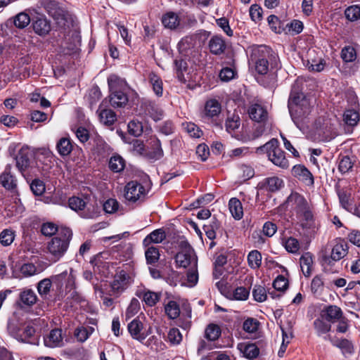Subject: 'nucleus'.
<instances>
[{
  "label": "nucleus",
  "mask_w": 360,
  "mask_h": 360,
  "mask_svg": "<svg viewBox=\"0 0 360 360\" xmlns=\"http://www.w3.org/2000/svg\"><path fill=\"white\" fill-rule=\"evenodd\" d=\"M0 184L8 191H15L18 181L15 176L11 174L10 167H6L0 174Z\"/></svg>",
  "instance_id": "a211bd4d"
},
{
  "label": "nucleus",
  "mask_w": 360,
  "mask_h": 360,
  "mask_svg": "<svg viewBox=\"0 0 360 360\" xmlns=\"http://www.w3.org/2000/svg\"><path fill=\"white\" fill-rule=\"evenodd\" d=\"M72 237V231L67 227H60L58 233L47 245L48 252L53 262H58L67 252Z\"/></svg>",
  "instance_id": "7ed1b4c3"
},
{
  "label": "nucleus",
  "mask_w": 360,
  "mask_h": 360,
  "mask_svg": "<svg viewBox=\"0 0 360 360\" xmlns=\"http://www.w3.org/2000/svg\"><path fill=\"white\" fill-rule=\"evenodd\" d=\"M151 143L153 150L150 153V158L155 160L160 159L163 156V150L161 147L160 141L158 139H155L151 141Z\"/></svg>",
  "instance_id": "603ef678"
},
{
  "label": "nucleus",
  "mask_w": 360,
  "mask_h": 360,
  "mask_svg": "<svg viewBox=\"0 0 360 360\" xmlns=\"http://www.w3.org/2000/svg\"><path fill=\"white\" fill-rule=\"evenodd\" d=\"M347 253V244L344 241H341L334 245L332 249L330 257H324L323 262L325 264L331 265L333 262L340 260L342 258L346 256Z\"/></svg>",
  "instance_id": "2eb2a0df"
},
{
  "label": "nucleus",
  "mask_w": 360,
  "mask_h": 360,
  "mask_svg": "<svg viewBox=\"0 0 360 360\" xmlns=\"http://www.w3.org/2000/svg\"><path fill=\"white\" fill-rule=\"evenodd\" d=\"M108 166L113 172H120L124 169L125 161L120 155H115L110 158Z\"/></svg>",
  "instance_id": "2f4dec72"
},
{
  "label": "nucleus",
  "mask_w": 360,
  "mask_h": 360,
  "mask_svg": "<svg viewBox=\"0 0 360 360\" xmlns=\"http://www.w3.org/2000/svg\"><path fill=\"white\" fill-rule=\"evenodd\" d=\"M165 311L171 319H176L180 314L179 304L174 301H169L165 307Z\"/></svg>",
  "instance_id": "37998d69"
},
{
  "label": "nucleus",
  "mask_w": 360,
  "mask_h": 360,
  "mask_svg": "<svg viewBox=\"0 0 360 360\" xmlns=\"http://www.w3.org/2000/svg\"><path fill=\"white\" fill-rule=\"evenodd\" d=\"M166 238V234L162 229H158L152 231L143 240V244L149 246L151 243H160Z\"/></svg>",
  "instance_id": "5701e85b"
},
{
  "label": "nucleus",
  "mask_w": 360,
  "mask_h": 360,
  "mask_svg": "<svg viewBox=\"0 0 360 360\" xmlns=\"http://www.w3.org/2000/svg\"><path fill=\"white\" fill-rule=\"evenodd\" d=\"M44 345L51 348L62 346V330L58 328L51 330L49 334L44 338Z\"/></svg>",
  "instance_id": "412c9836"
},
{
  "label": "nucleus",
  "mask_w": 360,
  "mask_h": 360,
  "mask_svg": "<svg viewBox=\"0 0 360 360\" xmlns=\"http://www.w3.org/2000/svg\"><path fill=\"white\" fill-rule=\"evenodd\" d=\"M314 326L318 335L321 336L330 330V325L325 323L321 319H316L314 321Z\"/></svg>",
  "instance_id": "4d7b16f0"
},
{
  "label": "nucleus",
  "mask_w": 360,
  "mask_h": 360,
  "mask_svg": "<svg viewBox=\"0 0 360 360\" xmlns=\"http://www.w3.org/2000/svg\"><path fill=\"white\" fill-rule=\"evenodd\" d=\"M33 29L37 34L44 36L50 32L51 25L46 18H38L33 23Z\"/></svg>",
  "instance_id": "cd10ccee"
},
{
  "label": "nucleus",
  "mask_w": 360,
  "mask_h": 360,
  "mask_svg": "<svg viewBox=\"0 0 360 360\" xmlns=\"http://www.w3.org/2000/svg\"><path fill=\"white\" fill-rule=\"evenodd\" d=\"M249 61L255 65L256 72L259 75H266L269 69L277 68L278 56L268 46L252 45L248 48Z\"/></svg>",
  "instance_id": "f03ea898"
},
{
  "label": "nucleus",
  "mask_w": 360,
  "mask_h": 360,
  "mask_svg": "<svg viewBox=\"0 0 360 360\" xmlns=\"http://www.w3.org/2000/svg\"><path fill=\"white\" fill-rule=\"evenodd\" d=\"M313 264L312 255L309 252L302 255L300 259V264L303 274L306 277L310 276L311 274V266Z\"/></svg>",
  "instance_id": "bb28decb"
},
{
  "label": "nucleus",
  "mask_w": 360,
  "mask_h": 360,
  "mask_svg": "<svg viewBox=\"0 0 360 360\" xmlns=\"http://www.w3.org/2000/svg\"><path fill=\"white\" fill-rule=\"evenodd\" d=\"M284 246L288 252L296 254L300 250V242L296 238L290 237L285 241Z\"/></svg>",
  "instance_id": "5fc2aeb1"
},
{
  "label": "nucleus",
  "mask_w": 360,
  "mask_h": 360,
  "mask_svg": "<svg viewBox=\"0 0 360 360\" xmlns=\"http://www.w3.org/2000/svg\"><path fill=\"white\" fill-rule=\"evenodd\" d=\"M128 131L134 136H139L143 133V125L139 121L131 120L128 124Z\"/></svg>",
  "instance_id": "3c124183"
},
{
  "label": "nucleus",
  "mask_w": 360,
  "mask_h": 360,
  "mask_svg": "<svg viewBox=\"0 0 360 360\" xmlns=\"http://www.w3.org/2000/svg\"><path fill=\"white\" fill-rule=\"evenodd\" d=\"M345 15L348 20L352 22L360 19V6L359 5L349 6L345 11Z\"/></svg>",
  "instance_id": "a18cd8bd"
},
{
  "label": "nucleus",
  "mask_w": 360,
  "mask_h": 360,
  "mask_svg": "<svg viewBox=\"0 0 360 360\" xmlns=\"http://www.w3.org/2000/svg\"><path fill=\"white\" fill-rule=\"evenodd\" d=\"M198 281L197 266H193L187 272V281L189 286H194Z\"/></svg>",
  "instance_id": "338daca9"
},
{
  "label": "nucleus",
  "mask_w": 360,
  "mask_h": 360,
  "mask_svg": "<svg viewBox=\"0 0 360 360\" xmlns=\"http://www.w3.org/2000/svg\"><path fill=\"white\" fill-rule=\"evenodd\" d=\"M69 207L75 211L82 210L85 206L86 202L80 198L72 197L68 200Z\"/></svg>",
  "instance_id": "e2e57ef3"
},
{
  "label": "nucleus",
  "mask_w": 360,
  "mask_h": 360,
  "mask_svg": "<svg viewBox=\"0 0 360 360\" xmlns=\"http://www.w3.org/2000/svg\"><path fill=\"white\" fill-rule=\"evenodd\" d=\"M258 154L266 153L269 160L276 166L282 169H287L289 162L285 155V152L279 148L277 139H272L262 146L256 148Z\"/></svg>",
  "instance_id": "39448f33"
},
{
  "label": "nucleus",
  "mask_w": 360,
  "mask_h": 360,
  "mask_svg": "<svg viewBox=\"0 0 360 360\" xmlns=\"http://www.w3.org/2000/svg\"><path fill=\"white\" fill-rule=\"evenodd\" d=\"M9 334L18 341L36 345L38 340L35 335V328L31 323H21L18 321H11L8 323Z\"/></svg>",
  "instance_id": "20e7f679"
},
{
  "label": "nucleus",
  "mask_w": 360,
  "mask_h": 360,
  "mask_svg": "<svg viewBox=\"0 0 360 360\" xmlns=\"http://www.w3.org/2000/svg\"><path fill=\"white\" fill-rule=\"evenodd\" d=\"M149 79L155 95L158 97L162 96L163 93L162 79L153 72L149 75Z\"/></svg>",
  "instance_id": "f704fd0d"
},
{
  "label": "nucleus",
  "mask_w": 360,
  "mask_h": 360,
  "mask_svg": "<svg viewBox=\"0 0 360 360\" xmlns=\"http://www.w3.org/2000/svg\"><path fill=\"white\" fill-rule=\"evenodd\" d=\"M32 153L27 148H22L16 157V167L21 173L25 172L31 165Z\"/></svg>",
  "instance_id": "f3484780"
},
{
  "label": "nucleus",
  "mask_w": 360,
  "mask_h": 360,
  "mask_svg": "<svg viewBox=\"0 0 360 360\" xmlns=\"http://www.w3.org/2000/svg\"><path fill=\"white\" fill-rule=\"evenodd\" d=\"M342 316V312L340 307L331 305L326 309V319L330 322H335Z\"/></svg>",
  "instance_id": "c9c22d12"
},
{
  "label": "nucleus",
  "mask_w": 360,
  "mask_h": 360,
  "mask_svg": "<svg viewBox=\"0 0 360 360\" xmlns=\"http://www.w3.org/2000/svg\"><path fill=\"white\" fill-rule=\"evenodd\" d=\"M208 48L212 54L220 56L225 53L227 44L222 37L214 35L210 39Z\"/></svg>",
  "instance_id": "dca6fc26"
},
{
  "label": "nucleus",
  "mask_w": 360,
  "mask_h": 360,
  "mask_svg": "<svg viewBox=\"0 0 360 360\" xmlns=\"http://www.w3.org/2000/svg\"><path fill=\"white\" fill-rule=\"evenodd\" d=\"M304 65L310 70L313 72H321L324 69L325 63L321 58L317 59H307L304 62Z\"/></svg>",
  "instance_id": "58836bf2"
},
{
  "label": "nucleus",
  "mask_w": 360,
  "mask_h": 360,
  "mask_svg": "<svg viewBox=\"0 0 360 360\" xmlns=\"http://www.w3.org/2000/svg\"><path fill=\"white\" fill-rule=\"evenodd\" d=\"M243 352L246 358L252 359L258 356L259 350L255 344H248L244 347Z\"/></svg>",
  "instance_id": "bf43d9fd"
},
{
  "label": "nucleus",
  "mask_w": 360,
  "mask_h": 360,
  "mask_svg": "<svg viewBox=\"0 0 360 360\" xmlns=\"http://www.w3.org/2000/svg\"><path fill=\"white\" fill-rule=\"evenodd\" d=\"M229 207L232 217L235 219L239 220L242 219L243 216V206L242 203L238 198H231L229 202Z\"/></svg>",
  "instance_id": "a878e982"
},
{
  "label": "nucleus",
  "mask_w": 360,
  "mask_h": 360,
  "mask_svg": "<svg viewBox=\"0 0 360 360\" xmlns=\"http://www.w3.org/2000/svg\"><path fill=\"white\" fill-rule=\"evenodd\" d=\"M127 330L131 338L140 342H143L149 335V330H145L143 323L138 319H134L127 326Z\"/></svg>",
  "instance_id": "4468645a"
},
{
  "label": "nucleus",
  "mask_w": 360,
  "mask_h": 360,
  "mask_svg": "<svg viewBox=\"0 0 360 360\" xmlns=\"http://www.w3.org/2000/svg\"><path fill=\"white\" fill-rule=\"evenodd\" d=\"M30 22V16L25 13H20L15 16L11 23H13L18 28L22 29L27 26Z\"/></svg>",
  "instance_id": "49530a36"
},
{
  "label": "nucleus",
  "mask_w": 360,
  "mask_h": 360,
  "mask_svg": "<svg viewBox=\"0 0 360 360\" xmlns=\"http://www.w3.org/2000/svg\"><path fill=\"white\" fill-rule=\"evenodd\" d=\"M266 189L270 192H275L283 186V181L277 176L268 178L266 180Z\"/></svg>",
  "instance_id": "ea45409f"
},
{
  "label": "nucleus",
  "mask_w": 360,
  "mask_h": 360,
  "mask_svg": "<svg viewBox=\"0 0 360 360\" xmlns=\"http://www.w3.org/2000/svg\"><path fill=\"white\" fill-rule=\"evenodd\" d=\"M60 228H58L56 224L51 222L45 223L42 225L41 231V233L46 236H52L58 233Z\"/></svg>",
  "instance_id": "680f3d73"
},
{
  "label": "nucleus",
  "mask_w": 360,
  "mask_h": 360,
  "mask_svg": "<svg viewBox=\"0 0 360 360\" xmlns=\"http://www.w3.org/2000/svg\"><path fill=\"white\" fill-rule=\"evenodd\" d=\"M30 188L35 195H41L45 191V185L43 181L34 179L30 184Z\"/></svg>",
  "instance_id": "0e129e2a"
},
{
  "label": "nucleus",
  "mask_w": 360,
  "mask_h": 360,
  "mask_svg": "<svg viewBox=\"0 0 360 360\" xmlns=\"http://www.w3.org/2000/svg\"><path fill=\"white\" fill-rule=\"evenodd\" d=\"M221 110V104L217 100H208L205 105L204 117L208 119L216 118L219 115Z\"/></svg>",
  "instance_id": "aec40b11"
},
{
  "label": "nucleus",
  "mask_w": 360,
  "mask_h": 360,
  "mask_svg": "<svg viewBox=\"0 0 360 360\" xmlns=\"http://www.w3.org/2000/svg\"><path fill=\"white\" fill-rule=\"evenodd\" d=\"M343 120L347 125L354 127L359 120V115L354 110H347L343 114Z\"/></svg>",
  "instance_id": "79ce46f5"
},
{
  "label": "nucleus",
  "mask_w": 360,
  "mask_h": 360,
  "mask_svg": "<svg viewBox=\"0 0 360 360\" xmlns=\"http://www.w3.org/2000/svg\"><path fill=\"white\" fill-rule=\"evenodd\" d=\"M15 231L10 229L3 230L0 233V243L4 246L10 245L14 240Z\"/></svg>",
  "instance_id": "de8ad7c7"
},
{
  "label": "nucleus",
  "mask_w": 360,
  "mask_h": 360,
  "mask_svg": "<svg viewBox=\"0 0 360 360\" xmlns=\"http://www.w3.org/2000/svg\"><path fill=\"white\" fill-rule=\"evenodd\" d=\"M323 288V281L320 276H316L311 281V290L313 293L321 292Z\"/></svg>",
  "instance_id": "774afa93"
},
{
  "label": "nucleus",
  "mask_w": 360,
  "mask_h": 360,
  "mask_svg": "<svg viewBox=\"0 0 360 360\" xmlns=\"http://www.w3.org/2000/svg\"><path fill=\"white\" fill-rule=\"evenodd\" d=\"M56 148L59 154L62 156L69 155L72 150V146L70 140L68 138L60 139L57 143Z\"/></svg>",
  "instance_id": "e433bc0d"
},
{
  "label": "nucleus",
  "mask_w": 360,
  "mask_h": 360,
  "mask_svg": "<svg viewBox=\"0 0 360 360\" xmlns=\"http://www.w3.org/2000/svg\"><path fill=\"white\" fill-rule=\"evenodd\" d=\"M292 174L307 185L314 184V178L311 173L303 165H295L292 168Z\"/></svg>",
  "instance_id": "4be33fe9"
},
{
  "label": "nucleus",
  "mask_w": 360,
  "mask_h": 360,
  "mask_svg": "<svg viewBox=\"0 0 360 360\" xmlns=\"http://www.w3.org/2000/svg\"><path fill=\"white\" fill-rule=\"evenodd\" d=\"M184 129L189 134L190 136L193 138H199L202 134V131L199 127L192 122H187L183 124Z\"/></svg>",
  "instance_id": "864d4df0"
},
{
  "label": "nucleus",
  "mask_w": 360,
  "mask_h": 360,
  "mask_svg": "<svg viewBox=\"0 0 360 360\" xmlns=\"http://www.w3.org/2000/svg\"><path fill=\"white\" fill-rule=\"evenodd\" d=\"M52 286H53L52 276L51 278H46L38 283L37 291L41 297L46 298Z\"/></svg>",
  "instance_id": "c756f323"
},
{
  "label": "nucleus",
  "mask_w": 360,
  "mask_h": 360,
  "mask_svg": "<svg viewBox=\"0 0 360 360\" xmlns=\"http://www.w3.org/2000/svg\"><path fill=\"white\" fill-rule=\"evenodd\" d=\"M108 83L111 92L110 96L111 105L115 108L124 106L128 102V97L122 91V88L125 86L124 81L112 75L108 78Z\"/></svg>",
  "instance_id": "6e6552de"
},
{
  "label": "nucleus",
  "mask_w": 360,
  "mask_h": 360,
  "mask_svg": "<svg viewBox=\"0 0 360 360\" xmlns=\"http://www.w3.org/2000/svg\"><path fill=\"white\" fill-rule=\"evenodd\" d=\"M250 292L245 287H238L233 292V297L236 300H246L249 297Z\"/></svg>",
  "instance_id": "69168bd1"
},
{
  "label": "nucleus",
  "mask_w": 360,
  "mask_h": 360,
  "mask_svg": "<svg viewBox=\"0 0 360 360\" xmlns=\"http://www.w3.org/2000/svg\"><path fill=\"white\" fill-rule=\"evenodd\" d=\"M252 296L255 300L257 302H264L267 297L266 292L264 287L262 285H255L252 290Z\"/></svg>",
  "instance_id": "13d9d810"
},
{
  "label": "nucleus",
  "mask_w": 360,
  "mask_h": 360,
  "mask_svg": "<svg viewBox=\"0 0 360 360\" xmlns=\"http://www.w3.org/2000/svg\"><path fill=\"white\" fill-rule=\"evenodd\" d=\"M354 160H352L351 158L349 156L342 157L338 163V171L342 174H345L352 171V169L354 165Z\"/></svg>",
  "instance_id": "473e14b6"
},
{
  "label": "nucleus",
  "mask_w": 360,
  "mask_h": 360,
  "mask_svg": "<svg viewBox=\"0 0 360 360\" xmlns=\"http://www.w3.org/2000/svg\"><path fill=\"white\" fill-rule=\"evenodd\" d=\"M175 262L180 267L186 268L188 266H197V257L193 249L186 245L175 256Z\"/></svg>",
  "instance_id": "f8f14e48"
},
{
  "label": "nucleus",
  "mask_w": 360,
  "mask_h": 360,
  "mask_svg": "<svg viewBox=\"0 0 360 360\" xmlns=\"http://www.w3.org/2000/svg\"><path fill=\"white\" fill-rule=\"evenodd\" d=\"M136 110L139 115L149 117L155 122L162 120L164 115L162 109L154 101L146 98L139 101Z\"/></svg>",
  "instance_id": "1a4fd4ad"
},
{
  "label": "nucleus",
  "mask_w": 360,
  "mask_h": 360,
  "mask_svg": "<svg viewBox=\"0 0 360 360\" xmlns=\"http://www.w3.org/2000/svg\"><path fill=\"white\" fill-rule=\"evenodd\" d=\"M240 124V120L238 115L229 117L226 121V129L229 133L235 131Z\"/></svg>",
  "instance_id": "09e8293b"
},
{
  "label": "nucleus",
  "mask_w": 360,
  "mask_h": 360,
  "mask_svg": "<svg viewBox=\"0 0 360 360\" xmlns=\"http://www.w3.org/2000/svg\"><path fill=\"white\" fill-rule=\"evenodd\" d=\"M146 195L144 186L136 181H131L127 184L124 189V198L131 202L143 200Z\"/></svg>",
  "instance_id": "9b49d317"
},
{
  "label": "nucleus",
  "mask_w": 360,
  "mask_h": 360,
  "mask_svg": "<svg viewBox=\"0 0 360 360\" xmlns=\"http://www.w3.org/2000/svg\"><path fill=\"white\" fill-rule=\"evenodd\" d=\"M262 255L256 250L250 251L247 257L248 266L252 269H258L262 265Z\"/></svg>",
  "instance_id": "7c9ffc66"
},
{
  "label": "nucleus",
  "mask_w": 360,
  "mask_h": 360,
  "mask_svg": "<svg viewBox=\"0 0 360 360\" xmlns=\"http://www.w3.org/2000/svg\"><path fill=\"white\" fill-rule=\"evenodd\" d=\"M282 330V336H283V342L281 344V346L280 347V349L278 350V354L279 356H283L287 345L289 344L290 340L292 338L293 335L292 332L290 328H289L288 330H285L283 328L281 327Z\"/></svg>",
  "instance_id": "c03bdc74"
},
{
  "label": "nucleus",
  "mask_w": 360,
  "mask_h": 360,
  "mask_svg": "<svg viewBox=\"0 0 360 360\" xmlns=\"http://www.w3.org/2000/svg\"><path fill=\"white\" fill-rule=\"evenodd\" d=\"M53 281V286L56 287L57 292L62 293L65 292H71V296L76 302H80L81 297L78 293L74 290L75 288V275L74 271L70 269L69 271L65 270L60 274L52 276Z\"/></svg>",
  "instance_id": "0eeeda50"
},
{
  "label": "nucleus",
  "mask_w": 360,
  "mask_h": 360,
  "mask_svg": "<svg viewBox=\"0 0 360 360\" xmlns=\"http://www.w3.org/2000/svg\"><path fill=\"white\" fill-rule=\"evenodd\" d=\"M129 275L122 270L115 274L110 283L111 295L120 296L128 287Z\"/></svg>",
  "instance_id": "ddd939ff"
},
{
  "label": "nucleus",
  "mask_w": 360,
  "mask_h": 360,
  "mask_svg": "<svg viewBox=\"0 0 360 360\" xmlns=\"http://www.w3.org/2000/svg\"><path fill=\"white\" fill-rule=\"evenodd\" d=\"M221 335V329L216 324H210L205 329V337L210 341L217 340Z\"/></svg>",
  "instance_id": "a19ab883"
},
{
  "label": "nucleus",
  "mask_w": 360,
  "mask_h": 360,
  "mask_svg": "<svg viewBox=\"0 0 360 360\" xmlns=\"http://www.w3.org/2000/svg\"><path fill=\"white\" fill-rule=\"evenodd\" d=\"M145 257L146 263L149 265H153L160 259L159 250L154 246L148 247L145 251Z\"/></svg>",
  "instance_id": "4c0bfd02"
},
{
  "label": "nucleus",
  "mask_w": 360,
  "mask_h": 360,
  "mask_svg": "<svg viewBox=\"0 0 360 360\" xmlns=\"http://www.w3.org/2000/svg\"><path fill=\"white\" fill-rule=\"evenodd\" d=\"M302 95L293 96L290 94L288 101V108L290 116L297 127H300L301 122L309 114L311 104L308 99L302 97Z\"/></svg>",
  "instance_id": "423d86ee"
},
{
  "label": "nucleus",
  "mask_w": 360,
  "mask_h": 360,
  "mask_svg": "<svg viewBox=\"0 0 360 360\" xmlns=\"http://www.w3.org/2000/svg\"><path fill=\"white\" fill-rule=\"evenodd\" d=\"M248 114L251 120L262 123H264L268 116L266 110L259 104L251 105L248 109Z\"/></svg>",
  "instance_id": "6ab92c4d"
},
{
  "label": "nucleus",
  "mask_w": 360,
  "mask_h": 360,
  "mask_svg": "<svg viewBox=\"0 0 360 360\" xmlns=\"http://www.w3.org/2000/svg\"><path fill=\"white\" fill-rule=\"evenodd\" d=\"M44 7L59 26L65 25L68 13L63 4L56 0H46L44 2Z\"/></svg>",
  "instance_id": "9d476101"
},
{
  "label": "nucleus",
  "mask_w": 360,
  "mask_h": 360,
  "mask_svg": "<svg viewBox=\"0 0 360 360\" xmlns=\"http://www.w3.org/2000/svg\"><path fill=\"white\" fill-rule=\"evenodd\" d=\"M136 295L139 298H142L145 303L150 307L154 306L160 300V295L150 290L139 291Z\"/></svg>",
  "instance_id": "c85d7f7f"
},
{
  "label": "nucleus",
  "mask_w": 360,
  "mask_h": 360,
  "mask_svg": "<svg viewBox=\"0 0 360 360\" xmlns=\"http://www.w3.org/2000/svg\"><path fill=\"white\" fill-rule=\"evenodd\" d=\"M287 207L295 213L300 226L307 233L314 234L318 229L310 205L307 200L298 193H292L285 202Z\"/></svg>",
  "instance_id": "f257e3e1"
},
{
  "label": "nucleus",
  "mask_w": 360,
  "mask_h": 360,
  "mask_svg": "<svg viewBox=\"0 0 360 360\" xmlns=\"http://www.w3.org/2000/svg\"><path fill=\"white\" fill-rule=\"evenodd\" d=\"M333 345L342 350L343 352L352 354L353 352V345L350 341L347 339L338 340L333 342Z\"/></svg>",
  "instance_id": "6e6d98bb"
},
{
  "label": "nucleus",
  "mask_w": 360,
  "mask_h": 360,
  "mask_svg": "<svg viewBox=\"0 0 360 360\" xmlns=\"http://www.w3.org/2000/svg\"><path fill=\"white\" fill-rule=\"evenodd\" d=\"M97 112L101 122L105 125H112L116 120V115L110 109H102L100 106Z\"/></svg>",
  "instance_id": "393cba45"
},
{
  "label": "nucleus",
  "mask_w": 360,
  "mask_h": 360,
  "mask_svg": "<svg viewBox=\"0 0 360 360\" xmlns=\"http://www.w3.org/2000/svg\"><path fill=\"white\" fill-rule=\"evenodd\" d=\"M167 338L169 342L173 345L180 344L182 340V335L177 328H171L169 330Z\"/></svg>",
  "instance_id": "052dcab7"
},
{
  "label": "nucleus",
  "mask_w": 360,
  "mask_h": 360,
  "mask_svg": "<svg viewBox=\"0 0 360 360\" xmlns=\"http://www.w3.org/2000/svg\"><path fill=\"white\" fill-rule=\"evenodd\" d=\"M341 58L346 62H352L356 58V50L352 46H345L342 49Z\"/></svg>",
  "instance_id": "8fccbe9b"
},
{
  "label": "nucleus",
  "mask_w": 360,
  "mask_h": 360,
  "mask_svg": "<svg viewBox=\"0 0 360 360\" xmlns=\"http://www.w3.org/2000/svg\"><path fill=\"white\" fill-rule=\"evenodd\" d=\"M21 302L27 306H32L37 300L35 292L31 289H25L20 294Z\"/></svg>",
  "instance_id": "72a5a7b5"
},
{
  "label": "nucleus",
  "mask_w": 360,
  "mask_h": 360,
  "mask_svg": "<svg viewBox=\"0 0 360 360\" xmlns=\"http://www.w3.org/2000/svg\"><path fill=\"white\" fill-rule=\"evenodd\" d=\"M162 22L165 27L173 30L179 26L180 19L176 13L169 11L162 15Z\"/></svg>",
  "instance_id": "b1692460"
}]
</instances>
